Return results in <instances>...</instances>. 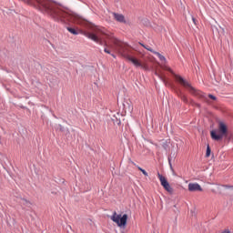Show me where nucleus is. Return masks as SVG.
Returning <instances> with one entry per match:
<instances>
[{
  "label": "nucleus",
  "instance_id": "obj_8",
  "mask_svg": "<svg viewBox=\"0 0 233 233\" xmlns=\"http://www.w3.org/2000/svg\"><path fill=\"white\" fill-rule=\"evenodd\" d=\"M126 59H127V61H130L137 67L140 66V68L147 69V66H144L143 64H141V62H139V60L137 58H135V57L129 56Z\"/></svg>",
  "mask_w": 233,
  "mask_h": 233
},
{
  "label": "nucleus",
  "instance_id": "obj_13",
  "mask_svg": "<svg viewBox=\"0 0 233 233\" xmlns=\"http://www.w3.org/2000/svg\"><path fill=\"white\" fill-rule=\"evenodd\" d=\"M21 204L25 205V207H31L32 206V203L29 200L25 199V198L21 199Z\"/></svg>",
  "mask_w": 233,
  "mask_h": 233
},
{
  "label": "nucleus",
  "instance_id": "obj_28",
  "mask_svg": "<svg viewBox=\"0 0 233 233\" xmlns=\"http://www.w3.org/2000/svg\"><path fill=\"white\" fill-rule=\"evenodd\" d=\"M160 79L163 81V83H166L165 78L160 77Z\"/></svg>",
  "mask_w": 233,
  "mask_h": 233
},
{
  "label": "nucleus",
  "instance_id": "obj_30",
  "mask_svg": "<svg viewBox=\"0 0 233 233\" xmlns=\"http://www.w3.org/2000/svg\"><path fill=\"white\" fill-rule=\"evenodd\" d=\"M132 165H135V166H136V163L132 162Z\"/></svg>",
  "mask_w": 233,
  "mask_h": 233
},
{
  "label": "nucleus",
  "instance_id": "obj_29",
  "mask_svg": "<svg viewBox=\"0 0 233 233\" xmlns=\"http://www.w3.org/2000/svg\"><path fill=\"white\" fill-rule=\"evenodd\" d=\"M111 56H112V57H116V55H114V54H111Z\"/></svg>",
  "mask_w": 233,
  "mask_h": 233
},
{
  "label": "nucleus",
  "instance_id": "obj_10",
  "mask_svg": "<svg viewBox=\"0 0 233 233\" xmlns=\"http://www.w3.org/2000/svg\"><path fill=\"white\" fill-rule=\"evenodd\" d=\"M112 15L114 19L117 21V23H123L124 25H127V19H125V15L123 14L113 12Z\"/></svg>",
  "mask_w": 233,
  "mask_h": 233
},
{
  "label": "nucleus",
  "instance_id": "obj_1",
  "mask_svg": "<svg viewBox=\"0 0 233 233\" xmlns=\"http://www.w3.org/2000/svg\"><path fill=\"white\" fill-rule=\"evenodd\" d=\"M22 1V3H25V5H28L29 6H34V8H36L37 10H40L43 14H46L52 19L55 21H66L73 19L75 23L77 25L83 24V18L79 15H73L70 16V15L63 9H61V6L57 5L56 2H52V0H18Z\"/></svg>",
  "mask_w": 233,
  "mask_h": 233
},
{
  "label": "nucleus",
  "instance_id": "obj_20",
  "mask_svg": "<svg viewBox=\"0 0 233 233\" xmlns=\"http://www.w3.org/2000/svg\"><path fill=\"white\" fill-rule=\"evenodd\" d=\"M190 104H191V105H195V106H198V108L201 107V105H199V104L194 102L193 100L190 101Z\"/></svg>",
  "mask_w": 233,
  "mask_h": 233
},
{
  "label": "nucleus",
  "instance_id": "obj_27",
  "mask_svg": "<svg viewBox=\"0 0 233 233\" xmlns=\"http://www.w3.org/2000/svg\"><path fill=\"white\" fill-rule=\"evenodd\" d=\"M224 187L225 188H232V186L225 185Z\"/></svg>",
  "mask_w": 233,
  "mask_h": 233
},
{
  "label": "nucleus",
  "instance_id": "obj_26",
  "mask_svg": "<svg viewBox=\"0 0 233 233\" xmlns=\"http://www.w3.org/2000/svg\"><path fill=\"white\" fill-rule=\"evenodd\" d=\"M139 46H143V48H147V46H145L143 43L139 42Z\"/></svg>",
  "mask_w": 233,
  "mask_h": 233
},
{
  "label": "nucleus",
  "instance_id": "obj_22",
  "mask_svg": "<svg viewBox=\"0 0 233 233\" xmlns=\"http://www.w3.org/2000/svg\"><path fill=\"white\" fill-rule=\"evenodd\" d=\"M58 130H60V132H65V127L58 125Z\"/></svg>",
  "mask_w": 233,
  "mask_h": 233
},
{
  "label": "nucleus",
  "instance_id": "obj_2",
  "mask_svg": "<svg viewBox=\"0 0 233 233\" xmlns=\"http://www.w3.org/2000/svg\"><path fill=\"white\" fill-rule=\"evenodd\" d=\"M83 34L86 37L91 39V41L97 43V45H100L101 46H108L106 39H110V35L105 34L99 28L94 27L92 32L85 31Z\"/></svg>",
  "mask_w": 233,
  "mask_h": 233
},
{
  "label": "nucleus",
  "instance_id": "obj_5",
  "mask_svg": "<svg viewBox=\"0 0 233 233\" xmlns=\"http://www.w3.org/2000/svg\"><path fill=\"white\" fill-rule=\"evenodd\" d=\"M111 219L114 223H116L117 227H127V221L128 219V215L124 214L123 216L117 215V212H114Z\"/></svg>",
  "mask_w": 233,
  "mask_h": 233
},
{
  "label": "nucleus",
  "instance_id": "obj_25",
  "mask_svg": "<svg viewBox=\"0 0 233 233\" xmlns=\"http://www.w3.org/2000/svg\"><path fill=\"white\" fill-rule=\"evenodd\" d=\"M104 52H105L106 54H111V53H110V50H108L106 47L104 49Z\"/></svg>",
  "mask_w": 233,
  "mask_h": 233
},
{
  "label": "nucleus",
  "instance_id": "obj_21",
  "mask_svg": "<svg viewBox=\"0 0 233 233\" xmlns=\"http://www.w3.org/2000/svg\"><path fill=\"white\" fill-rule=\"evenodd\" d=\"M113 123H114V125H121V120H118V119H116V120H114L113 119Z\"/></svg>",
  "mask_w": 233,
  "mask_h": 233
},
{
  "label": "nucleus",
  "instance_id": "obj_23",
  "mask_svg": "<svg viewBox=\"0 0 233 233\" xmlns=\"http://www.w3.org/2000/svg\"><path fill=\"white\" fill-rule=\"evenodd\" d=\"M192 21L195 25H198V20H196V18L194 16H192Z\"/></svg>",
  "mask_w": 233,
  "mask_h": 233
},
{
  "label": "nucleus",
  "instance_id": "obj_16",
  "mask_svg": "<svg viewBox=\"0 0 233 233\" xmlns=\"http://www.w3.org/2000/svg\"><path fill=\"white\" fill-rule=\"evenodd\" d=\"M137 168H138V170L140 171V172H142V174H144L145 176H146V177H148V173L145 170V169H143L141 167H139V166H137Z\"/></svg>",
  "mask_w": 233,
  "mask_h": 233
},
{
  "label": "nucleus",
  "instance_id": "obj_17",
  "mask_svg": "<svg viewBox=\"0 0 233 233\" xmlns=\"http://www.w3.org/2000/svg\"><path fill=\"white\" fill-rule=\"evenodd\" d=\"M210 152H211L210 146L208 145L207 151H206V157H210Z\"/></svg>",
  "mask_w": 233,
  "mask_h": 233
},
{
  "label": "nucleus",
  "instance_id": "obj_6",
  "mask_svg": "<svg viewBox=\"0 0 233 233\" xmlns=\"http://www.w3.org/2000/svg\"><path fill=\"white\" fill-rule=\"evenodd\" d=\"M157 177H158V179L160 181V185L163 187V188H165V190L167 192H168V194H174V188H172V187H170V184L167 180V177H165L163 175H160L159 173H157Z\"/></svg>",
  "mask_w": 233,
  "mask_h": 233
},
{
  "label": "nucleus",
  "instance_id": "obj_3",
  "mask_svg": "<svg viewBox=\"0 0 233 233\" xmlns=\"http://www.w3.org/2000/svg\"><path fill=\"white\" fill-rule=\"evenodd\" d=\"M176 79L182 86H185V88H187V90L192 94L193 96H196V97H199V99H204V101H207V96L205 94L199 90H197L188 83L187 80H185L181 76H176Z\"/></svg>",
  "mask_w": 233,
  "mask_h": 233
},
{
  "label": "nucleus",
  "instance_id": "obj_18",
  "mask_svg": "<svg viewBox=\"0 0 233 233\" xmlns=\"http://www.w3.org/2000/svg\"><path fill=\"white\" fill-rule=\"evenodd\" d=\"M208 97H209V99H212L213 101H217L218 100V97H216V96H214V95H208Z\"/></svg>",
  "mask_w": 233,
  "mask_h": 233
},
{
  "label": "nucleus",
  "instance_id": "obj_14",
  "mask_svg": "<svg viewBox=\"0 0 233 233\" xmlns=\"http://www.w3.org/2000/svg\"><path fill=\"white\" fill-rule=\"evenodd\" d=\"M67 30L70 32V34H73V35H77L79 34V32H77V30H76L75 28H72V27H67Z\"/></svg>",
  "mask_w": 233,
  "mask_h": 233
},
{
  "label": "nucleus",
  "instance_id": "obj_12",
  "mask_svg": "<svg viewBox=\"0 0 233 233\" xmlns=\"http://www.w3.org/2000/svg\"><path fill=\"white\" fill-rule=\"evenodd\" d=\"M152 54H155V56H157L158 59H160V61L167 63V58L165 57V56L161 55L159 52L152 51Z\"/></svg>",
  "mask_w": 233,
  "mask_h": 233
},
{
  "label": "nucleus",
  "instance_id": "obj_31",
  "mask_svg": "<svg viewBox=\"0 0 233 233\" xmlns=\"http://www.w3.org/2000/svg\"><path fill=\"white\" fill-rule=\"evenodd\" d=\"M232 188H233V186H232Z\"/></svg>",
  "mask_w": 233,
  "mask_h": 233
},
{
  "label": "nucleus",
  "instance_id": "obj_9",
  "mask_svg": "<svg viewBox=\"0 0 233 233\" xmlns=\"http://www.w3.org/2000/svg\"><path fill=\"white\" fill-rule=\"evenodd\" d=\"M188 190L189 192H203V188L198 183H189Z\"/></svg>",
  "mask_w": 233,
  "mask_h": 233
},
{
  "label": "nucleus",
  "instance_id": "obj_4",
  "mask_svg": "<svg viewBox=\"0 0 233 233\" xmlns=\"http://www.w3.org/2000/svg\"><path fill=\"white\" fill-rule=\"evenodd\" d=\"M211 139L215 141H221L223 137H227L228 136V127L223 122L218 123V134L216 131L212 130L210 132Z\"/></svg>",
  "mask_w": 233,
  "mask_h": 233
},
{
  "label": "nucleus",
  "instance_id": "obj_11",
  "mask_svg": "<svg viewBox=\"0 0 233 233\" xmlns=\"http://www.w3.org/2000/svg\"><path fill=\"white\" fill-rule=\"evenodd\" d=\"M177 95L181 99V101H183V103H185L186 105H188V103H190L187 96H185V94H183L181 90L177 91Z\"/></svg>",
  "mask_w": 233,
  "mask_h": 233
},
{
  "label": "nucleus",
  "instance_id": "obj_19",
  "mask_svg": "<svg viewBox=\"0 0 233 233\" xmlns=\"http://www.w3.org/2000/svg\"><path fill=\"white\" fill-rule=\"evenodd\" d=\"M146 50H148V52H155L154 49H152V47H150L149 46H146V47H144Z\"/></svg>",
  "mask_w": 233,
  "mask_h": 233
},
{
  "label": "nucleus",
  "instance_id": "obj_7",
  "mask_svg": "<svg viewBox=\"0 0 233 233\" xmlns=\"http://www.w3.org/2000/svg\"><path fill=\"white\" fill-rule=\"evenodd\" d=\"M117 50L122 57L127 59L130 55H128V45L125 43H116Z\"/></svg>",
  "mask_w": 233,
  "mask_h": 233
},
{
  "label": "nucleus",
  "instance_id": "obj_15",
  "mask_svg": "<svg viewBox=\"0 0 233 233\" xmlns=\"http://www.w3.org/2000/svg\"><path fill=\"white\" fill-rule=\"evenodd\" d=\"M168 145H170V140H166L165 142H163L162 147L164 150H168Z\"/></svg>",
  "mask_w": 233,
  "mask_h": 233
},
{
  "label": "nucleus",
  "instance_id": "obj_24",
  "mask_svg": "<svg viewBox=\"0 0 233 233\" xmlns=\"http://www.w3.org/2000/svg\"><path fill=\"white\" fill-rule=\"evenodd\" d=\"M168 164H169V167H172V159L170 158V157H168Z\"/></svg>",
  "mask_w": 233,
  "mask_h": 233
}]
</instances>
